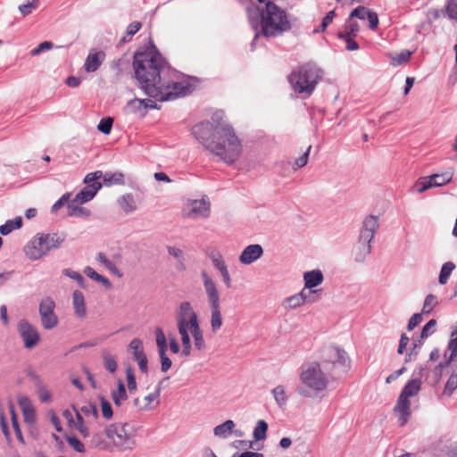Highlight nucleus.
<instances>
[{
	"label": "nucleus",
	"instance_id": "nucleus-15",
	"mask_svg": "<svg viewBox=\"0 0 457 457\" xmlns=\"http://www.w3.org/2000/svg\"><path fill=\"white\" fill-rule=\"evenodd\" d=\"M378 227V219L375 216H369L363 221V228L361 230L360 241L362 242L367 252H370V243L373 238L374 232Z\"/></svg>",
	"mask_w": 457,
	"mask_h": 457
},
{
	"label": "nucleus",
	"instance_id": "nucleus-38",
	"mask_svg": "<svg viewBox=\"0 0 457 457\" xmlns=\"http://www.w3.org/2000/svg\"><path fill=\"white\" fill-rule=\"evenodd\" d=\"M100 410L102 416L106 420H111L113 416L112 407L108 399L104 396L99 397Z\"/></svg>",
	"mask_w": 457,
	"mask_h": 457
},
{
	"label": "nucleus",
	"instance_id": "nucleus-17",
	"mask_svg": "<svg viewBox=\"0 0 457 457\" xmlns=\"http://www.w3.org/2000/svg\"><path fill=\"white\" fill-rule=\"evenodd\" d=\"M19 405L22 411L24 422L32 427L36 422V410L31 401L27 396H20L18 399Z\"/></svg>",
	"mask_w": 457,
	"mask_h": 457
},
{
	"label": "nucleus",
	"instance_id": "nucleus-54",
	"mask_svg": "<svg viewBox=\"0 0 457 457\" xmlns=\"http://www.w3.org/2000/svg\"><path fill=\"white\" fill-rule=\"evenodd\" d=\"M113 120L112 118L102 119L98 124V129L104 134H109L112 130Z\"/></svg>",
	"mask_w": 457,
	"mask_h": 457
},
{
	"label": "nucleus",
	"instance_id": "nucleus-6",
	"mask_svg": "<svg viewBox=\"0 0 457 457\" xmlns=\"http://www.w3.org/2000/svg\"><path fill=\"white\" fill-rule=\"evenodd\" d=\"M62 416L71 429L88 437L89 426L98 419V411L95 404L87 403L79 409L63 411Z\"/></svg>",
	"mask_w": 457,
	"mask_h": 457
},
{
	"label": "nucleus",
	"instance_id": "nucleus-57",
	"mask_svg": "<svg viewBox=\"0 0 457 457\" xmlns=\"http://www.w3.org/2000/svg\"><path fill=\"white\" fill-rule=\"evenodd\" d=\"M435 326H436V320H429L426 325L425 327L423 328L422 329V332H421V337L422 338H426L428 337V335H430L433 331H434V328H435Z\"/></svg>",
	"mask_w": 457,
	"mask_h": 457
},
{
	"label": "nucleus",
	"instance_id": "nucleus-62",
	"mask_svg": "<svg viewBox=\"0 0 457 457\" xmlns=\"http://www.w3.org/2000/svg\"><path fill=\"white\" fill-rule=\"evenodd\" d=\"M142 25L139 21H133L132 23H130L128 28H127V34L129 36V37H132L134 36L136 33H137L139 31V29H141Z\"/></svg>",
	"mask_w": 457,
	"mask_h": 457
},
{
	"label": "nucleus",
	"instance_id": "nucleus-37",
	"mask_svg": "<svg viewBox=\"0 0 457 457\" xmlns=\"http://www.w3.org/2000/svg\"><path fill=\"white\" fill-rule=\"evenodd\" d=\"M272 395H273V397H274L276 403L279 406H283L287 403V395L286 388L284 386H281V385L277 386L272 390Z\"/></svg>",
	"mask_w": 457,
	"mask_h": 457
},
{
	"label": "nucleus",
	"instance_id": "nucleus-41",
	"mask_svg": "<svg viewBox=\"0 0 457 457\" xmlns=\"http://www.w3.org/2000/svg\"><path fill=\"white\" fill-rule=\"evenodd\" d=\"M120 206L125 212H130L136 210V203L131 195H126L120 200Z\"/></svg>",
	"mask_w": 457,
	"mask_h": 457
},
{
	"label": "nucleus",
	"instance_id": "nucleus-61",
	"mask_svg": "<svg viewBox=\"0 0 457 457\" xmlns=\"http://www.w3.org/2000/svg\"><path fill=\"white\" fill-rule=\"evenodd\" d=\"M0 425L6 440L11 442V434L8 428L7 421L3 414L0 415Z\"/></svg>",
	"mask_w": 457,
	"mask_h": 457
},
{
	"label": "nucleus",
	"instance_id": "nucleus-40",
	"mask_svg": "<svg viewBox=\"0 0 457 457\" xmlns=\"http://www.w3.org/2000/svg\"><path fill=\"white\" fill-rule=\"evenodd\" d=\"M126 382L127 388L129 394H133L137 389V384L136 380L135 371L132 368H127L126 370Z\"/></svg>",
	"mask_w": 457,
	"mask_h": 457
},
{
	"label": "nucleus",
	"instance_id": "nucleus-45",
	"mask_svg": "<svg viewBox=\"0 0 457 457\" xmlns=\"http://www.w3.org/2000/svg\"><path fill=\"white\" fill-rule=\"evenodd\" d=\"M85 273L91 278L96 280V281H99L101 282L104 286H105L106 287H112V284L111 282L104 277L99 275L97 272H96L92 268L90 267H87L86 270H85Z\"/></svg>",
	"mask_w": 457,
	"mask_h": 457
},
{
	"label": "nucleus",
	"instance_id": "nucleus-23",
	"mask_svg": "<svg viewBox=\"0 0 457 457\" xmlns=\"http://www.w3.org/2000/svg\"><path fill=\"white\" fill-rule=\"evenodd\" d=\"M262 248L260 245H248L240 255V262L244 264H250L262 255Z\"/></svg>",
	"mask_w": 457,
	"mask_h": 457
},
{
	"label": "nucleus",
	"instance_id": "nucleus-52",
	"mask_svg": "<svg viewBox=\"0 0 457 457\" xmlns=\"http://www.w3.org/2000/svg\"><path fill=\"white\" fill-rule=\"evenodd\" d=\"M436 297L433 295H428L425 299L422 312L425 313H429L436 305Z\"/></svg>",
	"mask_w": 457,
	"mask_h": 457
},
{
	"label": "nucleus",
	"instance_id": "nucleus-48",
	"mask_svg": "<svg viewBox=\"0 0 457 457\" xmlns=\"http://www.w3.org/2000/svg\"><path fill=\"white\" fill-rule=\"evenodd\" d=\"M371 11L364 6H359L353 10L350 13L351 19L358 18L360 20H366L370 14Z\"/></svg>",
	"mask_w": 457,
	"mask_h": 457
},
{
	"label": "nucleus",
	"instance_id": "nucleus-43",
	"mask_svg": "<svg viewBox=\"0 0 457 457\" xmlns=\"http://www.w3.org/2000/svg\"><path fill=\"white\" fill-rule=\"evenodd\" d=\"M129 348L132 351V354L135 360L145 355L144 353L143 343L138 338H135L130 342Z\"/></svg>",
	"mask_w": 457,
	"mask_h": 457
},
{
	"label": "nucleus",
	"instance_id": "nucleus-49",
	"mask_svg": "<svg viewBox=\"0 0 457 457\" xmlns=\"http://www.w3.org/2000/svg\"><path fill=\"white\" fill-rule=\"evenodd\" d=\"M457 388V374H453L448 378L444 389V395H451Z\"/></svg>",
	"mask_w": 457,
	"mask_h": 457
},
{
	"label": "nucleus",
	"instance_id": "nucleus-51",
	"mask_svg": "<svg viewBox=\"0 0 457 457\" xmlns=\"http://www.w3.org/2000/svg\"><path fill=\"white\" fill-rule=\"evenodd\" d=\"M38 6V0H32L31 2L21 4L19 7L20 12L23 16H27L30 14L34 10H36Z\"/></svg>",
	"mask_w": 457,
	"mask_h": 457
},
{
	"label": "nucleus",
	"instance_id": "nucleus-3",
	"mask_svg": "<svg viewBox=\"0 0 457 457\" xmlns=\"http://www.w3.org/2000/svg\"><path fill=\"white\" fill-rule=\"evenodd\" d=\"M211 131V124L203 122L194 126L193 133L208 149L226 162H233L240 154L241 146L238 138L229 126L217 128L210 139L206 136Z\"/></svg>",
	"mask_w": 457,
	"mask_h": 457
},
{
	"label": "nucleus",
	"instance_id": "nucleus-26",
	"mask_svg": "<svg viewBox=\"0 0 457 457\" xmlns=\"http://www.w3.org/2000/svg\"><path fill=\"white\" fill-rule=\"evenodd\" d=\"M303 279L305 283V290L315 287L322 283L323 275L320 270H314L312 271L305 272L303 275Z\"/></svg>",
	"mask_w": 457,
	"mask_h": 457
},
{
	"label": "nucleus",
	"instance_id": "nucleus-25",
	"mask_svg": "<svg viewBox=\"0 0 457 457\" xmlns=\"http://www.w3.org/2000/svg\"><path fill=\"white\" fill-rule=\"evenodd\" d=\"M103 366L110 374H114L118 370V357L109 350H103L101 353Z\"/></svg>",
	"mask_w": 457,
	"mask_h": 457
},
{
	"label": "nucleus",
	"instance_id": "nucleus-55",
	"mask_svg": "<svg viewBox=\"0 0 457 457\" xmlns=\"http://www.w3.org/2000/svg\"><path fill=\"white\" fill-rule=\"evenodd\" d=\"M335 15V11L328 12L327 15L323 18L320 28L316 29L314 32L324 31L328 28V26L332 23Z\"/></svg>",
	"mask_w": 457,
	"mask_h": 457
},
{
	"label": "nucleus",
	"instance_id": "nucleus-5",
	"mask_svg": "<svg viewBox=\"0 0 457 457\" xmlns=\"http://www.w3.org/2000/svg\"><path fill=\"white\" fill-rule=\"evenodd\" d=\"M299 379L302 384L299 393L304 396L321 393L329 384L328 376L322 370L318 361L303 363L300 369Z\"/></svg>",
	"mask_w": 457,
	"mask_h": 457
},
{
	"label": "nucleus",
	"instance_id": "nucleus-12",
	"mask_svg": "<svg viewBox=\"0 0 457 457\" xmlns=\"http://www.w3.org/2000/svg\"><path fill=\"white\" fill-rule=\"evenodd\" d=\"M183 214L188 218H206L210 214V204L205 198L188 200L183 207Z\"/></svg>",
	"mask_w": 457,
	"mask_h": 457
},
{
	"label": "nucleus",
	"instance_id": "nucleus-33",
	"mask_svg": "<svg viewBox=\"0 0 457 457\" xmlns=\"http://www.w3.org/2000/svg\"><path fill=\"white\" fill-rule=\"evenodd\" d=\"M9 412L11 415L12 425L13 430L15 432V435L17 436V439L21 444L24 445L25 440H24V437L22 436V433H21V428H20V425L18 422V417H17V414L15 413L14 406L12 403H9Z\"/></svg>",
	"mask_w": 457,
	"mask_h": 457
},
{
	"label": "nucleus",
	"instance_id": "nucleus-35",
	"mask_svg": "<svg viewBox=\"0 0 457 457\" xmlns=\"http://www.w3.org/2000/svg\"><path fill=\"white\" fill-rule=\"evenodd\" d=\"M22 226L21 217H16L14 220H7L4 225L0 227V233L2 235H8L12 230L18 229Z\"/></svg>",
	"mask_w": 457,
	"mask_h": 457
},
{
	"label": "nucleus",
	"instance_id": "nucleus-1",
	"mask_svg": "<svg viewBox=\"0 0 457 457\" xmlns=\"http://www.w3.org/2000/svg\"><path fill=\"white\" fill-rule=\"evenodd\" d=\"M133 68L140 88L158 101L173 100L190 92V86L178 81L165 67V61L155 50L149 49L134 55Z\"/></svg>",
	"mask_w": 457,
	"mask_h": 457
},
{
	"label": "nucleus",
	"instance_id": "nucleus-18",
	"mask_svg": "<svg viewBox=\"0 0 457 457\" xmlns=\"http://www.w3.org/2000/svg\"><path fill=\"white\" fill-rule=\"evenodd\" d=\"M90 445L94 448L102 450H111V438L109 433V426L104 430L96 432L90 441Z\"/></svg>",
	"mask_w": 457,
	"mask_h": 457
},
{
	"label": "nucleus",
	"instance_id": "nucleus-36",
	"mask_svg": "<svg viewBox=\"0 0 457 457\" xmlns=\"http://www.w3.org/2000/svg\"><path fill=\"white\" fill-rule=\"evenodd\" d=\"M431 187H433V184L431 183V179H429V176H428V177H421L419 179H417L416 182L414 183L411 190L413 192L423 193Z\"/></svg>",
	"mask_w": 457,
	"mask_h": 457
},
{
	"label": "nucleus",
	"instance_id": "nucleus-21",
	"mask_svg": "<svg viewBox=\"0 0 457 457\" xmlns=\"http://www.w3.org/2000/svg\"><path fill=\"white\" fill-rule=\"evenodd\" d=\"M128 388L122 379L116 381V386L111 390V397L115 406L120 407L128 400Z\"/></svg>",
	"mask_w": 457,
	"mask_h": 457
},
{
	"label": "nucleus",
	"instance_id": "nucleus-2",
	"mask_svg": "<svg viewBox=\"0 0 457 457\" xmlns=\"http://www.w3.org/2000/svg\"><path fill=\"white\" fill-rule=\"evenodd\" d=\"M175 321L181 341V350L174 336L167 337L163 329L159 327L154 329L161 369L163 372H167L172 365V361L168 356L169 349L174 354L180 353L182 356L187 357L191 354L192 340L196 349L202 350L205 347L204 332L200 327L197 313L190 303L182 302L179 304L175 314Z\"/></svg>",
	"mask_w": 457,
	"mask_h": 457
},
{
	"label": "nucleus",
	"instance_id": "nucleus-59",
	"mask_svg": "<svg viewBox=\"0 0 457 457\" xmlns=\"http://www.w3.org/2000/svg\"><path fill=\"white\" fill-rule=\"evenodd\" d=\"M447 13L453 19H457V0H450L447 4Z\"/></svg>",
	"mask_w": 457,
	"mask_h": 457
},
{
	"label": "nucleus",
	"instance_id": "nucleus-44",
	"mask_svg": "<svg viewBox=\"0 0 457 457\" xmlns=\"http://www.w3.org/2000/svg\"><path fill=\"white\" fill-rule=\"evenodd\" d=\"M268 424L264 420H259L253 430V437L255 440H263L266 437Z\"/></svg>",
	"mask_w": 457,
	"mask_h": 457
},
{
	"label": "nucleus",
	"instance_id": "nucleus-13",
	"mask_svg": "<svg viewBox=\"0 0 457 457\" xmlns=\"http://www.w3.org/2000/svg\"><path fill=\"white\" fill-rule=\"evenodd\" d=\"M54 302L50 298L44 299L40 303L39 312L42 325L46 329L53 328L57 325L58 319L54 312Z\"/></svg>",
	"mask_w": 457,
	"mask_h": 457
},
{
	"label": "nucleus",
	"instance_id": "nucleus-60",
	"mask_svg": "<svg viewBox=\"0 0 457 457\" xmlns=\"http://www.w3.org/2000/svg\"><path fill=\"white\" fill-rule=\"evenodd\" d=\"M139 367V370L142 373L147 374L148 372V361L146 355L141 356L135 360Z\"/></svg>",
	"mask_w": 457,
	"mask_h": 457
},
{
	"label": "nucleus",
	"instance_id": "nucleus-31",
	"mask_svg": "<svg viewBox=\"0 0 457 457\" xmlns=\"http://www.w3.org/2000/svg\"><path fill=\"white\" fill-rule=\"evenodd\" d=\"M235 428V423L233 420H227L224 423L214 428V435L218 437L226 438L228 437L233 431Z\"/></svg>",
	"mask_w": 457,
	"mask_h": 457
},
{
	"label": "nucleus",
	"instance_id": "nucleus-50",
	"mask_svg": "<svg viewBox=\"0 0 457 457\" xmlns=\"http://www.w3.org/2000/svg\"><path fill=\"white\" fill-rule=\"evenodd\" d=\"M448 350L451 352L450 361H453L457 356V329L452 333L451 340L448 344Z\"/></svg>",
	"mask_w": 457,
	"mask_h": 457
},
{
	"label": "nucleus",
	"instance_id": "nucleus-64",
	"mask_svg": "<svg viewBox=\"0 0 457 457\" xmlns=\"http://www.w3.org/2000/svg\"><path fill=\"white\" fill-rule=\"evenodd\" d=\"M422 321L421 314L416 313L414 314L409 320L408 329L412 330L416 326H418Z\"/></svg>",
	"mask_w": 457,
	"mask_h": 457
},
{
	"label": "nucleus",
	"instance_id": "nucleus-29",
	"mask_svg": "<svg viewBox=\"0 0 457 457\" xmlns=\"http://www.w3.org/2000/svg\"><path fill=\"white\" fill-rule=\"evenodd\" d=\"M421 382L418 378L410 380L403 387L400 396L408 399L411 396H415L420 390Z\"/></svg>",
	"mask_w": 457,
	"mask_h": 457
},
{
	"label": "nucleus",
	"instance_id": "nucleus-22",
	"mask_svg": "<svg viewBox=\"0 0 457 457\" xmlns=\"http://www.w3.org/2000/svg\"><path fill=\"white\" fill-rule=\"evenodd\" d=\"M314 291H305L303 288L299 294L291 295L285 299L283 305L286 309H295L308 301L310 295Z\"/></svg>",
	"mask_w": 457,
	"mask_h": 457
},
{
	"label": "nucleus",
	"instance_id": "nucleus-4",
	"mask_svg": "<svg viewBox=\"0 0 457 457\" xmlns=\"http://www.w3.org/2000/svg\"><path fill=\"white\" fill-rule=\"evenodd\" d=\"M260 27L265 37H276L290 29V22L284 9L275 3L260 8Z\"/></svg>",
	"mask_w": 457,
	"mask_h": 457
},
{
	"label": "nucleus",
	"instance_id": "nucleus-46",
	"mask_svg": "<svg viewBox=\"0 0 457 457\" xmlns=\"http://www.w3.org/2000/svg\"><path fill=\"white\" fill-rule=\"evenodd\" d=\"M77 204H79L74 203V201H72L69 204V214L71 216H88L89 215L88 210H87L83 207L77 206Z\"/></svg>",
	"mask_w": 457,
	"mask_h": 457
},
{
	"label": "nucleus",
	"instance_id": "nucleus-10",
	"mask_svg": "<svg viewBox=\"0 0 457 457\" xmlns=\"http://www.w3.org/2000/svg\"><path fill=\"white\" fill-rule=\"evenodd\" d=\"M204 285L207 295V299L212 309L211 328L212 332H217L222 326V317L220 312V295L217 287L212 278L206 274H203Z\"/></svg>",
	"mask_w": 457,
	"mask_h": 457
},
{
	"label": "nucleus",
	"instance_id": "nucleus-28",
	"mask_svg": "<svg viewBox=\"0 0 457 457\" xmlns=\"http://www.w3.org/2000/svg\"><path fill=\"white\" fill-rule=\"evenodd\" d=\"M159 403V393L154 392L151 393L148 395L145 396L143 399V403H140L138 399L135 400V404L138 406L140 409L145 410H152L154 409Z\"/></svg>",
	"mask_w": 457,
	"mask_h": 457
},
{
	"label": "nucleus",
	"instance_id": "nucleus-14",
	"mask_svg": "<svg viewBox=\"0 0 457 457\" xmlns=\"http://www.w3.org/2000/svg\"><path fill=\"white\" fill-rule=\"evenodd\" d=\"M156 107V104L151 99L134 98L128 102L126 105V112L144 117L149 109H154Z\"/></svg>",
	"mask_w": 457,
	"mask_h": 457
},
{
	"label": "nucleus",
	"instance_id": "nucleus-56",
	"mask_svg": "<svg viewBox=\"0 0 457 457\" xmlns=\"http://www.w3.org/2000/svg\"><path fill=\"white\" fill-rule=\"evenodd\" d=\"M37 392L39 399L42 402H47V401L50 400L51 394H50L49 390L46 386H44L42 385H38Z\"/></svg>",
	"mask_w": 457,
	"mask_h": 457
},
{
	"label": "nucleus",
	"instance_id": "nucleus-53",
	"mask_svg": "<svg viewBox=\"0 0 457 457\" xmlns=\"http://www.w3.org/2000/svg\"><path fill=\"white\" fill-rule=\"evenodd\" d=\"M411 53L409 51H403L396 56L392 58V63L394 65H400L407 62L410 60Z\"/></svg>",
	"mask_w": 457,
	"mask_h": 457
},
{
	"label": "nucleus",
	"instance_id": "nucleus-39",
	"mask_svg": "<svg viewBox=\"0 0 457 457\" xmlns=\"http://www.w3.org/2000/svg\"><path fill=\"white\" fill-rule=\"evenodd\" d=\"M98 261L103 263L105 268L113 275L117 276L118 278L122 277V273L120 270L115 266V264L108 260L105 255L102 253H100L97 256Z\"/></svg>",
	"mask_w": 457,
	"mask_h": 457
},
{
	"label": "nucleus",
	"instance_id": "nucleus-27",
	"mask_svg": "<svg viewBox=\"0 0 457 457\" xmlns=\"http://www.w3.org/2000/svg\"><path fill=\"white\" fill-rule=\"evenodd\" d=\"M73 308L76 315L79 318H83L86 316V304H85V297L80 291H74L73 293Z\"/></svg>",
	"mask_w": 457,
	"mask_h": 457
},
{
	"label": "nucleus",
	"instance_id": "nucleus-32",
	"mask_svg": "<svg viewBox=\"0 0 457 457\" xmlns=\"http://www.w3.org/2000/svg\"><path fill=\"white\" fill-rule=\"evenodd\" d=\"M358 30L359 25L353 21V19H351L350 15L344 26V29L339 32L338 36L339 37H355Z\"/></svg>",
	"mask_w": 457,
	"mask_h": 457
},
{
	"label": "nucleus",
	"instance_id": "nucleus-20",
	"mask_svg": "<svg viewBox=\"0 0 457 457\" xmlns=\"http://www.w3.org/2000/svg\"><path fill=\"white\" fill-rule=\"evenodd\" d=\"M395 412L398 416L400 425L404 426L408 422L411 416L410 400L399 396L397 403L395 407Z\"/></svg>",
	"mask_w": 457,
	"mask_h": 457
},
{
	"label": "nucleus",
	"instance_id": "nucleus-42",
	"mask_svg": "<svg viewBox=\"0 0 457 457\" xmlns=\"http://www.w3.org/2000/svg\"><path fill=\"white\" fill-rule=\"evenodd\" d=\"M455 268V265L451 262H445L442 269H441V271H440V275H439V283L444 285L447 282L452 271L454 270Z\"/></svg>",
	"mask_w": 457,
	"mask_h": 457
},
{
	"label": "nucleus",
	"instance_id": "nucleus-24",
	"mask_svg": "<svg viewBox=\"0 0 457 457\" xmlns=\"http://www.w3.org/2000/svg\"><path fill=\"white\" fill-rule=\"evenodd\" d=\"M105 58V54L103 51H91L87 55L84 67L87 72L96 71Z\"/></svg>",
	"mask_w": 457,
	"mask_h": 457
},
{
	"label": "nucleus",
	"instance_id": "nucleus-34",
	"mask_svg": "<svg viewBox=\"0 0 457 457\" xmlns=\"http://www.w3.org/2000/svg\"><path fill=\"white\" fill-rule=\"evenodd\" d=\"M433 187H442L448 184L453 179V172L446 171L442 174H433L429 176Z\"/></svg>",
	"mask_w": 457,
	"mask_h": 457
},
{
	"label": "nucleus",
	"instance_id": "nucleus-16",
	"mask_svg": "<svg viewBox=\"0 0 457 457\" xmlns=\"http://www.w3.org/2000/svg\"><path fill=\"white\" fill-rule=\"evenodd\" d=\"M19 331L24 341L25 346L31 348L35 346L39 341V335L37 331L30 326L28 322L21 321L19 324Z\"/></svg>",
	"mask_w": 457,
	"mask_h": 457
},
{
	"label": "nucleus",
	"instance_id": "nucleus-8",
	"mask_svg": "<svg viewBox=\"0 0 457 457\" xmlns=\"http://www.w3.org/2000/svg\"><path fill=\"white\" fill-rule=\"evenodd\" d=\"M64 237L58 234H37L24 246V253L30 260H38L51 250L58 248Z\"/></svg>",
	"mask_w": 457,
	"mask_h": 457
},
{
	"label": "nucleus",
	"instance_id": "nucleus-7",
	"mask_svg": "<svg viewBox=\"0 0 457 457\" xmlns=\"http://www.w3.org/2000/svg\"><path fill=\"white\" fill-rule=\"evenodd\" d=\"M321 73V71L315 64L306 63L292 71L288 80L295 92L310 95L320 79Z\"/></svg>",
	"mask_w": 457,
	"mask_h": 457
},
{
	"label": "nucleus",
	"instance_id": "nucleus-58",
	"mask_svg": "<svg viewBox=\"0 0 457 457\" xmlns=\"http://www.w3.org/2000/svg\"><path fill=\"white\" fill-rule=\"evenodd\" d=\"M53 47V44L51 42H48V41H45L41 44H39V46L36 48H34L32 51H31V54L32 55H37L39 54L41 52L45 51V50H49Z\"/></svg>",
	"mask_w": 457,
	"mask_h": 457
},
{
	"label": "nucleus",
	"instance_id": "nucleus-47",
	"mask_svg": "<svg viewBox=\"0 0 457 457\" xmlns=\"http://www.w3.org/2000/svg\"><path fill=\"white\" fill-rule=\"evenodd\" d=\"M69 445L78 453H84L86 451L84 444L76 436H70L66 438Z\"/></svg>",
	"mask_w": 457,
	"mask_h": 457
},
{
	"label": "nucleus",
	"instance_id": "nucleus-19",
	"mask_svg": "<svg viewBox=\"0 0 457 457\" xmlns=\"http://www.w3.org/2000/svg\"><path fill=\"white\" fill-rule=\"evenodd\" d=\"M324 361L332 364H345L347 361V354L339 347L330 346L324 352Z\"/></svg>",
	"mask_w": 457,
	"mask_h": 457
},
{
	"label": "nucleus",
	"instance_id": "nucleus-11",
	"mask_svg": "<svg viewBox=\"0 0 457 457\" xmlns=\"http://www.w3.org/2000/svg\"><path fill=\"white\" fill-rule=\"evenodd\" d=\"M102 176L103 171L101 170L87 174L84 179L87 187L77 194L76 197L73 199L74 203L82 204L93 199L98 190L102 187V184L97 181Z\"/></svg>",
	"mask_w": 457,
	"mask_h": 457
},
{
	"label": "nucleus",
	"instance_id": "nucleus-30",
	"mask_svg": "<svg viewBox=\"0 0 457 457\" xmlns=\"http://www.w3.org/2000/svg\"><path fill=\"white\" fill-rule=\"evenodd\" d=\"M100 179H103L105 186L123 185L125 183L124 175L121 172H105L103 173Z\"/></svg>",
	"mask_w": 457,
	"mask_h": 457
},
{
	"label": "nucleus",
	"instance_id": "nucleus-63",
	"mask_svg": "<svg viewBox=\"0 0 457 457\" xmlns=\"http://www.w3.org/2000/svg\"><path fill=\"white\" fill-rule=\"evenodd\" d=\"M369 21V27L370 29L375 30L378 26V18L375 12H371L367 18Z\"/></svg>",
	"mask_w": 457,
	"mask_h": 457
},
{
	"label": "nucleus",
	"instance_id": "nucleus-9",
	"mask_svg": "<svg viewBox=\"0 0 457 457\" xmlns=\"http://www.w3.org/2000/svg\"><path fill=\"white\" fill-rule=\"evenodd\" d=\"M109 433L111 450L113 448L120 450L131 449L135 445V430L130 424H112L109 426Z\"/></svg>",
	"mask_w": 457,
	"mask_h": 457
}]
</instances>
